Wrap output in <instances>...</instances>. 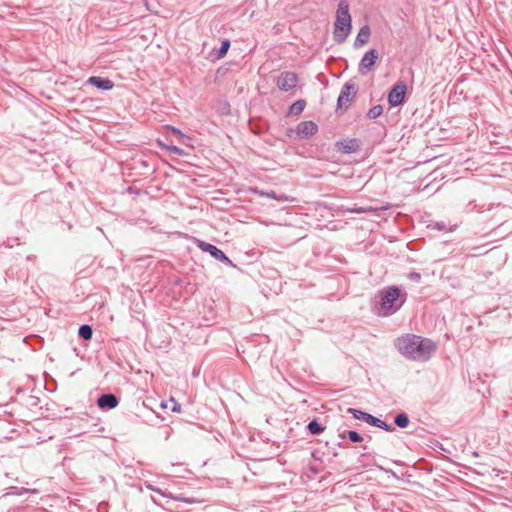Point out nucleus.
<instances>
[{"mask_svg": "<svg viewBox=\"0 0 512 512\" xmlns=\"http://www.w3.org/2000/svg\"><path fill=\"white\" fill-rule=\"evenodd\" d=\"M78 335L84 340H90L93 335V329L90 325H81L78 329Z\"/></svg>", "mask_w": 512, "mask_h": 512, "instance_id": "18", "label": "nucleus"}, {"mask_svg": "<svg viewBox=\"0 0 512 512\" xmlns=\"http://www.w3.org/2000/svg\"><path fill=\"white\" fill-rule=\"evenodd\" d=\"M409 278L412 280L418 281V280H420L421 276L419 273L413 272V273H410Z\"/></svg>", "mask_w": 512, "mask_h": 512, "instance_id": "26", "label": "nucleus"}, {"mask_svg": "<svg viewBox=\"0 0 512 512\" xmlns=\"http://www.w3.org/2000/svg\"><path fill=\"white\" fill-rule=\"evenodd\" d=\"M118 404V398L111 393L102 394L97 400V405L102 409H114Z\"/></svg>", "mask_w": 512, "mask_h": 512, "instance_id": "10", "label": "nucleus"}, {"mask_svg": "<svg viewBox=\"0 0 512 512\" xmlns=\"http://www.w3.org/2000/svg\"><path fill=\"white\" fill-rule=\"evenodd\" d=\"M306 102L302 99L295 101L289 108L290 115H299L305 108Z\"/></svg>", "mask_w": 512, "mask_h": 512, "instance_id": "16", "label": "nucleus"}, {"mask_svg": "<svg viewBox=\"0 0 512 512\" xmlns=\"http://www.w3.org/2000/svg\"><path fill=\"white\" fill-rule=\"evenodd\" d=\"M378 57L379 54L376 49L373 48L367 51L360 60L358 66L359 73L361 75H367L369 72H371Z\"/></svg>", "mask_w": 512, "mask_h": 512, "instance_id": "7", "label": "nucleus"}, {"mask_svg": "<svg viewBox=\"0 0 512 512\" xmlns=\"http://www.w3.org/2000/svg\"><path fill=\"white\" fill-rule=\"evenodd\" d=\"M370 34L371 30L369 26L364 25L361 27L354 41V47L359 48L365 45L369 40Z\"/></svg>", "mask_w": 512, "mask_h": 512, "instance_id": "13", "label": "nucleus"}, {"mask_svg": "<svg viewBox=\"0 0 512 512\" xmlns=\"http://www.w3.org/2000/svg\"><path fill=\"white\" fill-rule=\"evenodd\" d=\"M436 228L440 231L445 230V224L444 223H436Z\"/></svg>", "mask_w": 512, "mask_h": 512, "instance_id": "27", "label": "nucleus"}, {"mask_svg": "<svg viewBox=\"0 0 512 512\" xmlns=\"http://www.w3.org/2000/svg\"><path fill=\"white\" fill-rule=\"evenodd\" d=\"M197 246L203 252L209 253L216 260L229 266L233 265L232 261L225 255V253L219 248H217L215 245H212L202 240H198Z\"/></svg>", "mask_w": 512, "mask_h": 512, "instance_id": "5", "label": "nucleus"}, {"mask_svg": "<svg viewBox=\"0 0 512 512\" xmlns=\"http://www.w3.org/2000/svg\"><path fill=\"white\" fill-rule=\"evenodd\" d=\"M352 29V18L349 12V5L346 0L338 3L336 19L334 22L333 38L338 44L343 43L349 36Z\"/></svg>", "mask_w": 512, "mask_h": 512, "instance_id": "3", "label": "nucleus"}, {"mask_svg": "<svg viewBox=\"0 0 512 512\" xmlns=\"http://www.w3.org/2000/svg\"><path fill=\"white\" fill-rule=\"evenodd\" d=\"M173 411H180V406L178 404H176L173 409Z\"/></svg>", "mask_w": 512, "mask_h": 512, "instance_id": "30", "label": "nucleus"}, {"mask_svg": "<svg viewBox=\"0 0 512 512\" xmlns=\"http://www.w3.org/2000/svg\"><path fill=\"white\" fill-rule=\"evenodd\" d=\"M347 436H348L349 440L352 442H362L363 441V437L357 431H354V430L348 431Z\"/></svg>", "mask_w": 512, "mask_h": 512, "instance_id": "23", "label": "nucleus"}, {"mask_svg": "<svg viewBox=\"0 0 512 512\" xmlns=\"http://www.w3.org/2000/svg\"><path fill=\"white\" fill-rule=\"evenodd\" d=\"M230 47V41L229 40H224L218 50V53H217V57L218 58H222L226 55L228 49Z\"/></svg>", "mask_w": 512, "mask_h": 512, "instance_id": "22", "label": "nucleus"}, {"mask_svg": "<svg viewBox=\"0 0 512 512\" xmlns=\"http://www.w3.org/2000/svg\"><path fill=\"white\" fill-rule=\"evenodd\" d=\"M369 425H372L377 428H381L387 432H392L395 430V428L392 425L387 424L385 421H383L373 415H371Z\"/></svg>", "mask_w": 512, "mask_h": 512, "instance_id": "14", "label": "nucleus"}, {"mask_svg": "<svg viewBox=\"0 0 512 512\" xmlns=\"http://www.w3.org/2000/svg\"><path fill=\"white\" fill-rule=\"evenodd\" d=\"M383 113V108L381 105H375L372 108L369 109L367 116L370 119H375L379 117Z\"/></svg>", "mask_w": 512, "mask_h": 512, "instance_id": "21", "label": "nucleus"}, {"mask_svg": "<svg viewBox=\"0 0 512 512\" xmlns=\"http://www.w3.org/2000/svg\"><path fill=\"white\" fill-rule=\"evenodd\" d=\"M266 196L269 197V198H272L274 200H277V201H280V202H286V201H293L294 198L288 196V195H285V194H277L276 192L274 191H271V192H267L266 193Z\"/></svg>", "mask_w": 512, "mask_h": 512, "instance_id": "20", "label": "nucleus"}, {"mask_svg": "<svg viewBox=\"0 0 512 512\" xmlns=\"http://www.w3.org/2000/svg\"><path fill=\"white\" fill-rule=\"evenodd\" d=\"M394 423L399 428H406L409 424V418L406 413L402 412L395 416Z\"/></svg>", "mask_w": 512, "mask_h": 512, "instance_id": "19", "label": "nucleus"}, {"mask_svg": "<svg viewBox=\"0 0 512 512\" xmlns=\"http://www.w3.org/2000/svg\"><path fill=\"white\" fill-rule=\"evenodd\" d=\"M297 82L298 77L294 72L285 71L278 76L276 84L281 91L288 92L296 87Z\"/></svg>", "mask_w": 512, "mask_h": 512, "instance_id": "8", "label": "nucleus"}, {"mask_svg": "<svg viewBox=\"0 0 512 512\" xmlns=\"http://www.w3.org/2000/svg\"><path fill=\"white\" fill-rule=\"evenodd\" d=\"M357 92H358V88L354 83L346 82L343 85L340 95L338 97L337 108L347 109L350 106L353 99L355 98Z\"/></svg>", "mask_w": 512, "mask_h": 512, "instance_id": "4", "label": "nucleus"}, {"mask_svg": "<svg viewBox=\"0 0 512 512\" xmlns=\"http://www.w3.org/2000/svg\"><path fill=\"white\" fill-rule=\"evenodd\" d=\"M167 128L176 136L178 137H183L184 134L181 132V130H179L178 128H175V127H172V126H167Z\"/></svg>", "mask_w": 512, "mask_h": 512, "instance_id": "24", "label": "nucleus"}, {"mask_svg": "<svg viewBox=\"0 0 512 512\" xmlns=\"http://www.w3.org/2000/svg\"><path fill=\"white\" fill-rule=\"evenodd\" d=\"M407 92V86L404 82H397L388 93V103L392 107L401 105Z\"/></svg>", "mask_w": 512, "mask_h": 512, "instance_id": "6", "label": "nucleus"}, {"mask_svg": "<svg viewBox=\"0 0 512 512\" xmlns=\"http://www.w3.org/2000/svg\"><path fill=\"white\" fill-rule=\"evenodd\" d=\"M395 346L399 353L407 359L425 362L436 352L437 345L431 339L414 334H406L397 338Z\"/></svg>", "mask_w": 512, "mask_h": 512, "instance_id": "1", "label": "nucleus"}, {"mask_svg": "<svg viewBox=\"0 0 512 512\" xmlns=\"http://www.w3.org/2000/svg\"><path fill=\"white\" fill-rule=\"evenodd\" d=\"M338 149L343 153H353L359 149V142L356 139L338 141L336 143Z\"/></svg>", "mask_w": 512, "mask_h": 512, "instance_id": "12", "label": "nucleus"}, {"mask_svg": "<svg viewBox=\"0 0 512 512\" xmlns=\"http://www.w3.org/2000/svg\"><path fill=\"white\" fill-rule=\"evenodd\" d=\"M376 298L379 300L374 308L375 314L379 317H388L396 313L404 305L406 294H401L398 287L390 286L378 291Z\"/></svg>", "mask_w": 512, "mask_h": 512, "instance_id": "2", "label": "nucleus"}, {"mask_svg": "<svg viewBox=\"0 0 512 512\" xmlns=\"http://www.w3.org/2000/svg\"><path fill=\"white\" fill-rule=\"evenodd\" d=\"M318 131V126L314 121H303L296 127V134L300 139H308Z\"/></svg>", "mask_w": 512, "mask_h": 512, "instance_id": "9", "label": "nucleus"}, {"mask_svg": "<svg viewBox=\"0 0 512 512\" xmlns=\"http://www.w3.org/2000/svg\"><path fill=\"white\" fill-rule=\"evenodd\" d=\"M307 429L311 434L317 435L322 433L325 430V427L314 419L308 423Z\"/></svg>", "mask_w": 512, "mask_h": 512, "instance_id": "17", "label": "nucleus"}, {"mask_svg": "<svg viewBox=\"0 0 512 512\" xmlns=\"http://www.w3.org/2000/svg\"><path fill=\"white\" fill-rule=\"evenodd\" d=\"M87 84L95 86L100 90H111L114 87L113 81L108 78H102L99 76H91L87 80Z\"/></svg>", "mask_w": 512, "mask_h": 512, "instance_id": "11", "label": "nucleus"}, {"mask_svg": "<svg viewBox=\"0 0 512 512\" xmlns=\"http://www.w3.org/2000/svg\"><path fill=\"white\" fill-rule=\"evenodd\" d=\"M168 150L177 154V155H182L183 154V150L177 146H170L168 147Z\"/></svg>", "mask_w": 512, "mask_h": 512, "instance_id": "25", "label": "nucleus"}, {"mask_svg": "<svg viewBox=\"0 0 512 512\" xmlns=\"http://www.w3.org/2000/svg\"><path fill=\"white\" fill-rule=\"evenodd\" d=\"M340 437L344 438L345 437V432L340 434Z\"/></svg>", "mask_w": 512, "mask_h": 512, "instance_id": "31", "label": "nucleus"}, {"mask_svg": "<svg viewBox=\"0 0 512 512\" xmlns=\"http://www.w3.org/2000/svg\"><path fill=\"white\" fill-rule=\"evenodd\" d=\"M348 413H350L353 416V418H355L357 420L364 421L367 424H369V422H370L371 414H369L367 412L358 410L356 408H349Z\"/></svg>", "mask_w": 512, "mask_h": 512, "instance_id": "15", "label": "nucleus"}, {"mask_svg": "<svg viewBox=\"0 0 512 512\" xmlns=\"http://www.w3.org/2000/svg\"><path fill=\"white\" fill-rule=\"evenodd\" d=\"M30 491H31V490H29V489L22 488V489H21V491H20V492H18L17 494H18V495H21V494H22V493H24V492H30Z\"/></svg>", "mask_w": 512, "mask_h": 512, "instance_id": "29", "label": "nucleus"}, {"mask_svg": "<svg viewBox=\"0 0 512 512\" xmlns=\"http://www.w3.org/2000/svg\"><path fill=\"white\" fill-rule=\"evenodd\" d=\"M148 488H149L150 490H152V491H155V492H157V493L162 494V492H161V490H160L159 488H154V487H153V486H151V485H149V486H148Z\"/></svg>", "mask_w": 512, "mask_h": 512, "instance_id": "28", "label": "nucleus"}]
</instances>
